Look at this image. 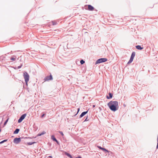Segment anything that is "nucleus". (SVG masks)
<instances>
[{"label": "nucleus", "instance_id": "obj_1", "mask_svg": "<svg viewBox=\"0 0 158 158\" xmlns=\"http://www.w3.org/2000/svg\"><path fill=\"white\" fill-rule=\"evenodd\" d=\"M107 105L110 109L114 112L117 110L119 108L118 102L116 101H110L107 104Z\"/></svg>", "mask_w": 158, "mask_h": 158}, {"label": "nucleus", "instance_id": "obj_2", "mask_svg": "<svg viewBox=\"0 0 158 158\" xmlns=\"http://www.w3.org/2000/svg\"><path fill=\"white\" fill-rule=\"evenodd\" d=\"M107 61V59L106 58H101L98 59L95 62V64L105 62Z\"/></svg>", "mask_w": 158, "mask_h": 158}, {"label": "nucleus", "instance_id": "obj_3", "mask_svg": "<svg viewBox=\"0 0 158 158\" xmlns=\"http://www.w3.org/2000/svg\"><path fill=\"white\" fill-rule=\"evenodd\" d=\"M135 52H133L131 53V56L130 57V60L127 63V64L131 63L133 61L134 57L135 56Z\"/></svg>", "mask_w": 158, "mask_h": 158}, {"label": "nucleus", "instance_id": "obj_4", "mask_svg": "<svg viewBox=\"0 0 158 158\" xmlns=\"http://www.w3.org/2000/svg\"><path fill=\"white\" fill-rule=\"evenodd\" d=\"M25 81H28L29 80V76L27 72H25L24 73L23 75Z\"/></svg>", "mask_w": 158, "mask_h": 158}, {"label": "nucleus", "instance_id": "obj_5", "mask_svg": "<svg viewBox=\"0 0 158 158\" xmlns=\"http://www.w3.org/2000/svg\"><path fill=\"white\" fill-rule=\"evenodd\" d=\"M23 138V137L15 138L14 139L13 142L16 144H18L21 142V139H22Z\"/></svg>", "mask_w": 158, "mask_h": 158}, {"label": "nucleus", "instance_id": "obj_6", "mask_svg": "<svg viewBox=\"0 0 158 158\" xmlns=\"http://www.w3.org/2000/svg\"><path fill=\"white\" fill-rule=\"evenodd\" d=\"M85 8L86 10H88L90 11H93L94 10V8L93 6L90 5H85Z\"/></svg>", "mask_w": 158, "mask_h": 158}, {"label": "nucleus", "instance_id": "obj_7", "mask_svg": "<svg viewBox=\"0 0 158 158\" xmlns=\"http://www.w3.org/2000/svg\"><path fill=\"white\" fill-rule=\"evenodd\" d=\"M27 114L26 113H25L22 114L18 119V123H21L22 121L25 118Z\"/></svg>", "mask_w": 158, "mask_h": 158}, {"label": "nucleus", "instance_id": "obj_8", "mask_svg": "<svg viewBox=\"0 0 158 158\" xmlns=\"http://www.w3.org/2000/svg\"><path fill=\"white\" fill-rule=\"evenodd\" d=\"M53 79L52 76L50 74L49 76H46L44 78V80L45 81L52 80Z\"/></svg>", "mask_w": 158, "mask_h": 158}, {"label": "nucleus", "instance_id": "obj_9", "mask_svg": "<svg viewBox=\"0 0 158 158\" xmlns=\"http://www.w3.org/2000/svg\"><path fill=\"white\" fill-rule=\"evenodd\" d=\"M97 147L98 148L102 150L104 152H109V151L108 150H107V149H106L105 148L102 147L101 146H97Z\"/></svg>", "mask_w": 158, "mask_h": 158}, {"label": "nucleus", "instance_id": "obj_10", "mask_svg": "<svg viewBox=\"0 0 158 158\" xmlns=\"http://www.w3.org/2000/svg\"><path fill=\"white\" fill-rule=\"evenodd\" d=\"M108 95L109 96L107 95L106 96V98L107 99H109L111 98H112L113 94L110 93L109 92L108 93Z\"/></svg>", "mask_w": 158, "mask_h": 158}, {"label": "nucleus", "instance_id": "obj_11", "mask_svg": "<svg viewBox=\"0 0 158 158\" xmlns=\"http://www.w3.org/2000/svg\"><path fill=\"white\" fill-rule=\"evenodd\" d=\"M88 110H87L86 111L83 112L81 113V114L80 115L79 118H81L83 116H84L85 114H86L88 112Z\"/></svg>", "mask_w": 158, "mask_h": 158}, {"label": "nucleus", "instance_id": "obj_12", "mask_svg": "<svg viewBox=\"0 0 158 158\" xmlns=\"http://www.w3.org/2000/svg\"><path fill=\"white\" fill-rule=\"evenodd\" d=\"M135 48L139 50H141L143 48V47H142L141 46L139 45L136 46Z\"/></svg>", "mask_w": 158, "mask_h": 158}, {"label": "nucleus", "instance_id": "obj_13", "mask_svg": "<svg viewBox=\"0 0 158 158\" xmlns=\"http://www.w3.org/2000/svg\"><path fill=\"white\" fill-rule=\"evenodd\" d=\"M20 131V129L18 128H16L15 130L14 131V134H17L18 133L19 131Z\"/></svg>", "mask_w": 158, "mask_h": 158}, {"label": "nucleus", "instance_id": "obj_14", "mask_svg": "<svg viewBox=\"0 0 158 158\" xmlns=\"http://www.w3.org/2000/svg\"><path fill=\"white\" fill-rule=\"evenodd\" d=\"M51 138L55 142L57 140L56 138L55 137L54 135H52L51 136Z\"/></svg>", "mask_w": 158, "mask_h": 158}, {"label": "nucleus", "instance_id": "obj_15", "mask_svg": "<svg viewBox=\"0 0 158 158\" xmlns=\"http://www.w3.org/2000/svg\"><path fill=\"white\" fill-rule=\"evenodd\" d=\"M36 143V142H27V144L28 145H31L34 143Z\"/></svg>", "mask_w": 158, "mask_h": 158}, {"label": "nucleus", "instance_id": "obj_16", "mask_svg": "<svg viewBox=\"0 0 158 158\" xmlns=\"http://www.w3.org/2000/svg\"><path fill=\"white\" fill-rule=\"evenodd\" d=\"M16 57L15 56H14L13 57H11L10 58V59L12 61H15L16 60L15 59Z\"/></svg>", "mask_w": 158, "mask_h": 158}, {"label": "nucleus", "instance_id": "obj_17", "mask_svg": "<svg viewBox=\"0 0 158 158\" xmlns=\"http://www.w3.org/2000/svg\"><path fill=\"white\" fill-rule=\"evenodd\" d=\"M45 133H46L44 131H43L42 133H41L39 134L38 135V136H41V135H43L44 134H45Z\"/></svg>", "mask_w": 158, "mask_h": 158}, {"label": "nucleus", "instance_id": "obj_18", "mask_svg": "<svg viewBox=\"0 0 158 158\" xmlns=\"http://www.w3.org/2000/svg\"><path fill=\"white\" fill-rule=\"evenodd\" d=\"M7 140H8V139H4V140L2 141L1 142H0V144H2L5 142H6L7 141Z\"/></svg>", "mask_w": 158, "mask_h": 158}, {"label": "nucleus", "instance_id": "obj_19", "mask_svg": "<svg viewBox=\"0 0 158 158\" xmlns=\"http://www.w3.org/2000/svg\"><path fill=\"white\" fill-rule=\"evenodd\" d=\"M80 62L81 64H83L85 63V61L83 60H80Z\"/></svg>", "mask_w": 158, "mask_h": 158}, {"label": "nucleus", "instance_id": "obj_20", "mask_svg": "<svg viewBox=\"0 0 158 158\" xmlns=\"http://www.w3.org/2000/svg\"><path fill=\"white\" fill-rule=\"evenodd\" d=\"M9 119V118H8L5 121L4 123V125L5 126V125H6V124H7V123Z\"/></svg>", "mask_w": 158, "mask_h": 158}, {"label": "nucleus", "instance_id": "obj_21", "mask_svg": "<svg viewBox=\"0 0 158 158\" xmlns=\"http://www.w3.org/2000/svg\"><path fill=\"white\" fill-rule=\"evenodd\" d=\"M42 114L41 116V118H43L44 116L46 115V114H45L44 113H42Z\"/></svg>", "mask_w": 158, "mask_h": 158}, {"label": "nucleus", "instance_id": "obj_22", "mask_svg": "<svg viewBox=\"0 0 158 158\" xmlns=\"http://www.w3.org/2000/svg\"><path fill=\"white\" fill-rule=\"evenodd\" d=\"M80 109L79 108H77V113L75 115H74V116H76L79 113V112L80 111Z\"/></svg>", "mask_w": 158, "mask_h": 158}, {"label": "nucleus", "instance_id": "obj_23", "mask_svg": "<svg viewBox=\"0 0 158 158\" xmlns=\"http://www.w3.org/2000/svg\"><path fill=\"white\" fill-rule=\"evenodd\" d=\"M156 148L158 149V135L157 136V144L156 147Z\"/></svg>", "mask_w": 158, "mask_h": 158}, {"label": "nucleus", "instance_id": "obj_24", "mask_svg": "<svg viewBox=\"0 0 158 158\" xmlns=\"http://www.w3.org/2000/svg\"><path fill=\"white\" fill-rule=\"evenodd\" d=\"M59 132L61 134V135L63 136L64 135V134L63 133V132H62V131H59Z\"/></svg>", "mask_w": 158, "mask_h": 158}, {"label": "nucleus", "instance_id": "obj_25", "mask_svg": "<svg viewBox=\"0 0 158 158\" xmlns=\"http://www.w3.org/2000/svg\"><path fill=\"white\" fill-rule=\"evenodd\" d=\"M89 119H88V116H87L86 118L85 119L84 122H86L89 121Z\"/></svg>", "mask_w": 158, "mask_h": 158}, {"label": "nucleus", "instance_id": "obj_26", "mask_svg": "<svg viewBox=\"0 0 158 158\" xmlns=\"http://www.w3.org/2000/svg\"><path fill=\"white\" fill-rule=\"evenodd\" d=\"M22 66V64H21L20 65L18 66V67L17 68L18 69H19L20 68H21Z\"/></svg>", "mask_w": 158, "mask_h": 158}, {"label": "nucleus", "instance_id": "obj_27", "mask_svg": "<svg viewBox=\"0 0 158 158\" xmlns=\"http://www.w3.org/2000/svg\"><path fill=\"white\" fill-rule=\"evenodd\" d=\"M52 24L53 25H55L56 24V23H57L55 22H52Z\"/></svg>", "mask_w": 158, "mask_h": 158}, {"label": "nucleus", "instance_id": "obj_28", "mask_svg": "<svg viewBox=\"0 0 158 158\" xmlns=\"http://www.w3.org/2000/svg\"><path fill=\"white\" fill-rule=\"evenodd\" d=\"M56 143L58 145H60V142L57 140L56 141H55Z\"/></svg>", "mask_w": 158, "mask_h": 158}, {"label": "nucleus", "instance_id": "obj_29", "mask_svg": "<svg viewBox=\"0 0 158 158\" xmlns=\"http://www.w3.org/2000/svg\"><path fill=\"white\" fill-rule=\"evenodd\" d=\"M25 82L26 85H27V82H27L26 81H25Z\"/></svg>", "mask_w": 158, "mask_h": 158}, {"label": "nucleus", "instance_id": "obj_30", "mask_svg": "<svg viewBox=\"0 0 158 158\" xmlns=\"http://www.w3.org/2000/svg\"><path fill=\"white\" fill-rule=\"evenodd\" d=\"M48 157H49V158H52V156H48Z\"/></svg>", "mask_w": 158, "mask_h": 158}, {"label": "nucleus", "instance_id": "obj_31", "mask_svg": "<svg viewBox=\"0 0 158 158\" xmlns=\"http://www.w3.org/2000/svg\"><path fill=\"white\" fill-rule=\"evenodd\" d=\"M95 106L94 105H93V107H94Z\"/></svg>", "mask_w": 158, "mask_h": 158}, {"label": "nucleus", "instance_id": "obj_32", "mask_svg": "<svg viewBox=\"0 0 158 158\" xmlns=\"http://www.w3.org/2000/svg\"><path fill=\"white\" fill-rule=\"evenodd\" d=\"M1 129H0V132H1Z\"/></svg>", "mask_w": 158, "mask_h": 158}, {"label": "nucleus", "instance_id": "obj_33", "mask_svg": "<svg viewBox=\"0 0 158 158\" xmlns=\"http://www.w3.org/2000/svg\"><path fill=\"white\" fill-rule=\"evenodd\" d=\"M27 138V137H26L25 138Z\"/></svg>", "mask_w": 158, "mask_h": 158}]
</instances>
